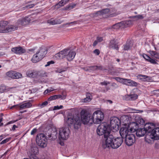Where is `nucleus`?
<instances>
[{
	"label": "nucleus",
	"instance_id": "obj_1",
	"mask_svg": "<svg viewBox=\"0 0 159 159\" xmlns=\"http://www.w3.org/2000/svg\"><path fill=\"white\" fill-rule=\"evenodd\" d=\"M81 119L79 116H68L66 123L69 126H74V128L78 129L80 126L82 122L84 124H92L93 122L92 115L86 110H83L80 112Z\"/></svg>",
	"mask_w": 159,
	"mask_h": 159
},
{
	"label": "nucleus",
	"instance_id": "obj_2",
	"mask_svg": "<svg viewBox=\"0 0 159 159\" xmlns=\"http://www.w3.org/2000/svg\"><path fill=\"white\" fill-rule=\"evenodd\" d=\"M105 135L104 138V142L102 143L103 148L104 149L108 148L116 149L119 148L123 142V139L121 138H115L111 134L109 136Z\"/></svg>",
	"mask_w": 159,
	"mask_h": 159
},
{
	"label": "nucleus",
	"instance_id": "obj_3",
	"mask_svg": "<svg viewBox=\"0 0 159 159\" xmlns=\"http://www.w3.org/2000/svg\"><path fill=\"white\" fill-rule=\"evenodd\" d=\"M76 55L75 52L70 50L69 49H65L55 55V57L57 59H63L66 57L69 61L73 59Z\"/></svg>",
	"mask_w": 159,
	"mask_h": 159
},
{
	"label": "nucleus",
	"instance_id": "obj_4",
	"mask_svg": "<svg viewBox=\"0 0 159 159\" xmlns=\"http://www.w3.org/2000/svg\"><path fill=\"white\" fill-rule=\"evenodd\" d=\"M151 130L149 131V133L145 135V140L146 142L150 143V139L154 140L159 139V127L153 128V126L150 123V127Z\"/></svg>",
	"mask_w": 159,
	"mask_h": 159
},
{
	"label": "nucleus",
	"instance_id": "obj_5",
	"mask_svg": "<svg viewBox=\"0 0 159 159\" xmlns=\"http://www.w3.org/2000/svg\"><path fill=\"white\" fill-rule=\"evenodd\" d=\"M110 131V127L107 124L102 123L98 126L96 130L97 134L99 136L103 135L102 137V143L104 141V138L105 135H107V136H109V135L111 134Z\"/></svg>",
	"mask_w": 159,
	"mask_h": 159
},
{
	"label": "nucleus",
	"instance_id": "obj_6",
	"mask_svg": "<svg viewBox=\"0 0 159 159\" xmlns=\"http://www.w3.org/2000/svg\"><path fill=\"white\" fill-rule=\"evenodd\" d=\"M48 139L43 134L37 135L36 140L38 145L41 147L44 148L46 146Z\"/></svg>",
	"mask_w": 159,
	"mask_h": 159
},
{
	"label": "nucleus",
	"instance_id": "obj_7",
	"mask_svg": "<svg viewBox=\"0 0 159 159\" xmlns=\"http://www.w3.org/2000/svg\"><path fill=\"white\" fill-rule=\"evenodd\" d=\"M59 137L63 140L67 139L69 137L70 131L69 128L66 127H62L59 129Z\"/></svg>",
	"mask_w": 159,
	"mask_h": 159
},
{
	"label": "nucleus",
	"instance_id": "obj_8",
	"mask_svg": "<svg viewBox=\"0 0 159 159\" xmlns=\"http://www.w3.org/2000/svg\"><path fill=\"white\" fill-rule=\"evenodd\" d=\"M92 116L93 123L96 124L101 123L104 118L103 113L99 110L95 111L92 115Z\"/></svg>",
	"mask_w": 159,
	"mask_h": 159
},
{
	"label": "nucleus",
	"instance_id": "obj_9",
	"mask_svg": "<svg viewBox=\"0 0 159 159\" xmlns=\"http://www.w3.org/2000/svg\"><path fill=\"white\" fill-rule=\"evenodd\" d=\"M150 123L146 124L143 128L138 129L136 131L137 136L140 137L143 136L145 134L146 135L149 133V131L151 130V129L149 128L150 127Z\"/></svg>",
	"mask_w": 159,
	"mask_h": 159
},
{
	"label": "nucleus",
	"instance_id": "obj_10",
	"mask_svg": "<svg viewBox=\"0 0 159 159\" xmlns=\"http://www.w3.org/2000/svg\"><path fill=\"white\" fill-rule=\"evenodd\" d=\"M120 134L122 139L128 136L131 133L130 132L127 124L125 123L121 127L120 130Z\"/></svg>",
	"mask_w": 159,
	"mask_h": 159
},
{
	"label": "nucleus",
	"instance_id": "obj_11",
	"mask_svg": "<svg viewBox=\"0 0 159 159\" xmlns=\"http://www.w3.org/2000/svg\"><path fill=\"white\" fill-rule=\"evenodd\" d=\"M11 50L14 53L18 55H22L26 52V49L20 46L12 48Z\"/></svg>",
	"mask_w": 159,
	"mask_h": 159
},
{
	"label": "nucleus",
	"instance_id": "obj_12",
	"mask_svg": "<svg viewBox=\"0 0 159 159\" xmlns=\"http://www.w3.org/2000/svg\"><path fill=\"white\" fill-rule=\"evenodd\" d=\"M125 143L128 146H131L135 142V136L133 134L130 133L124 138Z\"/></svg>",
	"mask_w": 159,
	"mask_h": 159
},
{
	"label": "nucleus",
	"instance_id": "obj_13",
	"mask_svg": "<svg viewBox=\"0 0 159 159\" xmlns=\"http://www.w3.org/2000/svg\"><path fill=\"white\" fill-rule=\"evenodd\" d=\"M30 20L29 17H25L19 19L16 23V25L20 26L28 24L30 22Z\"/></svg>",
	"mask_w": 159,
	"mask_h": 159
},
{
	"label": "nucleus",
	"instance_id": "obj_14",
	"mask_svg": "<svg viewBox=\"0 0 159 159\" xmlns=\"http://www.w3.org/2000/svg\"><path fill=\"white\" fill-rule=\"evenodd\" d=\"M119 120L116 118H113L111 119L110 125L111 129L117 130L119 128Z\"/></svg>",
	"mask_w": 159,
	"mask_h": 159
},
{
	"label": "nucleus",
	"instance_id": "obj_15",
	"mask_svg": "<svg viewBox=\"0 0 159 159\" xmlns=\"http://www.w3.org/2000/svg\"><path fill=\"white\" fill-rule=\"evenodd\" d=\"M7 76L12 79H17L22 77V74L13 71H10L7 72L6 73Z\"/></svg>",
	"mask_w": 159,
	"mask_h": 159
},
{
	"label": "nucleus",
	"instance_id": "obj_16",
	"mask_svg": "<svg viewBox=\"0 0 159 159\" xmlns=\"http://www.w3.org/2000/svg\"><path fill=\"white\" fill-rule=\"evenodd\" d=\"M47 48L43 47L40 48L36 52V53L39 56V57L42 59L45 57L47 53Z\"/></svg>",
	"mask_w": 159,
	"mask_h": 159
},
{
	"label": "nucleus",
	"instance_id": "obj_17",
	"mask_svg": "<svg viewBox=\"0 0 159 159\" xmlns=\"http://www.w3.org/2000/svg\"><path fill=\"white\" fill-rule=\"evenodd\" d=\"M121 83L129 86H136L138 85V83L130 79L123 78Z\"/></svg>",
	"mask_w": 159,
	"mask_h": 159
},
{
	"label": "nucleus",
	"instance_id": "obj_18",
	"mask_svg": "<svg viewBox=\"0 0 159 159\" xmlns=\"http://www.w3.org/2000/svg\"><path fill=\"white\" fill-rule=\"evenodd\" d=\"M128 127L130 131L132 133L135 132L138 129L139 127L138 124L137 122H132L129 124H127Z\"/></svg>",
	"mask_w": 159,
	"mask_h": 159
},
{
	"label": "nucleus",
	"instance_id": "obj_19",
	"mask_svg": "<svg viewBox=\"0 0 159 159\" xmlns=\"http://www.w3.org/2000/svg\"><path fill=\"white\" fill-rule=\"evenodd\" d=\"M38 152V149L36 147L31 148L30 150L29 151V153L30 154V158L31 159H38L35 155Z\"/></svg>",
	"mask_w": 159,
	"mask_h": 159
},
{
	"label": "nucleus",
	"instance_id": "obj_20",
	"mask_svg": "<svg viewBox=\"0 0 159 159\" xmlns=\"http://www.w3.org/2000/svg\"><path fill=\"white\" fill-rule=\"evenodd\" d=\"M108 47L110 49L117 50L119 49L118 44L114 39L111 40L110 41Z\"/></svg>",
	"mask_w": 159,
	"mask_h": 159
},
{
	"label": "nucleus",
	"instance_id": "obj_21",
	"mask_svg": "<svg viewBox=\"0 0 159 159\" xmlns=\"http://www.w3.org/2000/svg\"><path fill=\"white\" fill-rule=\"evenodd\" d=\"M8 24V22L7 21H0V33H5L6 27Z\"/></svg>",
	"mask_w": 159,
	"mask_h": 159
},
{
	"label": "nucleus",
	"instance_id": "obj_22",
	"mask_svg": "<svg viewBox=\"0 0 159 159\" xmlns=\"http://www.w3.org/2000/svg\"><path fill=\"white\" fill-rule=\"evenodd\" d=\"M57 130L54 129V130H53L51 134L48 135H47L46 134V137L49 140H54L57 138Z\"/></svg>",
	"mask_w": 159,
	"mask_h": 159
},
{
	"label": "nucleus",
	"instance_id": "obj_23",
	"mask_svg": "<svg viewBox=\"0 0 159 159\" xmlns=\"http://www.w3.org/2000/svg\"><path fill=\"white\" fill-rule=\"evenodd\" d=\"M138 95L136 94L127 95L125 96L124 99L126 100H134L137 99Z\"/></svg>",
	"mask_w": 159,
	"mask_h": 159
},
{
	"label": "nucleus",
	"instance_id": "obj_24",
	"mask_svg": "<svg viewBox=\"0 0 159 159\" xmlns=\"http://www.w3.org/2000/svg\"><path fill=\"white\" fill-rule=\"evenodd\" d=\"M17 28L18 27L16 25H8L7 26H6L5 33L14 31L17 30Z\"/></svg>",
	"mask_w": 159,
	"mask_h": 159
},
{
	"label": "nucleus",
	"instance_id": "obj_25",
	"mask_svg": "<svg viewBox=\"0 0 159 159\" xmlns=\"http://www.w3.org/2000/svg\"><path fill=\"white\" fill-rule=\"evenodd\" d=\"M122 28H126L131 25L132 24L131 20H126L121 22Z\"/></svg>",
	"mask_w": 159,
	"mask_h": 159
},
{
	"label": "nucleus",
	"instance_id": "obj_26",
	"mask_svg": "<svg viewBox=\"0 0 159 159\" xmlns=\"http://www.w3.org/2000/svg\"><path fill=\"white\" fill-rule=\"evenodd\" d=\"M26 74L29 77H36V70H29L27 71Z\"/></svg>",
	"mask_w": 159,
	"mask_h": 159
},
{
	"label": "nucleus",
	"instance_id": "obj_27",
	"mask_svg": "<svg viewBox=\"0 0 159 159\" xmlns=\"http://www.w3.org/2000/svg\"><path fill=\"white\" fill-rule=\"evenodd\" d=\"M47 22L50 25H54L55 24H60L62 23V21L60 19L54 20L52 19H51L50 20H48Z\"/></svg>",
	"mask_w": 159,
	"mask_h": 159
},
{
	"label": "nucleus",
	"instance_id": "obj_28",
	"mask_svg": "<svg viewBox=\"0 0 159 159\" xmlns=\"http://www.w3.org/2000/svg\"><path fill=\"white\" fill-rule=\"evenodd\" d=\"M86 97L83 99V102H89L91 101L92 97L91 95L89 93H87L86 94Z\"/></svg>",
	"mask_w": 159,
	"mask_h": 159
},
{
	"label": "nucleus",
	"instance_id": "obj_29",
	"mask_svg": "<svg viewBox=\"0 0 159 159\" xmlns=\"http://www.w3.org/2000/svg\"><path fill=\"white\" fill-rule=\"evenodd\" d=\"M137 77L138 79L144 81H148L150 80V77L145 75H139Z\"/></svg>",
	"mask_w": 159,
	"mask_h": 159
},
{
	"label": "nucleus",
	"instance_id": "obj_30",
	"mask_svg": "<svg viewBox=\"0 0 159 159\" xmlns=\"http://www.w3.org/2000/svg\"><path fill=\"white\" fill-rule=\"evenodd\" d=\"M41 59H42L39 57V56L38 54H37L36 53L33 55L32 58V61L33 63H36Z\"/></svg>",
	"mask_w": 159,
	"mask_h": 159
},
{
	"label": "nucleus",
	"instance_id": "obj_31",
	"mask_svg": "<svg viewBox=\"0 0 159 159\" xmlns=\"http://www.w3.org/2000/svg\"><path fill=\"white\" fill-rule=\"evenodd\" d=\"M149 52L152 56L156 59H159V53L156 51L151 50L149 51Z\"/></svg>",
	"mask_w": 159,
	"mask_h": 159
},
{
	"label": "nucleus",
	"instance_id": "obj_32",
	"mask_svg": "<svg viewBox=\"0 0 159 159\" xmlns=\"http://www.w3.org/2000/svg\"><path fill=\"white\" fill-rule=\"evenodd\" d=\"M124 50H129L131 47V45L130 41H127L125 44L124 45Z\"/></svg>",
	"mask_w": 159,
	"mask_h": 159
},
{
	"label": "nucleus",
	"instance_id": "obj_33",
	"mask_svg": "<svg viewBox=\"0 0 159 159\" xmlns=\"http://www.w3.org/2000/svg\"><path fill=\"white\" fill-rule=\"evenodd\" d=\"M15 108L16 109H25L24 105V104L21 105H15L12 106L10 108V109H12L13 108Z\"/></svg>",
	"mask_w": 159,
	"mask_h": 159
},
{
	"label": "nucleus",
	"instance_id": "obj_34",
	"mask_svg": "<svg viewBox=\"0 0 159 159\" xmlns=\"http://www.w3.org/2000/svg\"><path fill=\"white\" fill-rule=\"evenodd\" d=\"M109 11V10L108 9H106L102 10L99 11L97 12V14L98 15H103L104 14H105L107 13Z\"/></svg>",
	"mask_w": 159,
	"mask_h": 159
},
{
	"label": "nucleus",
	"instance_id": "obj_35",
	"mask_svg": "<svg viewBox=\"0 0 159 159\" xmlns=\"http://www.w3.org/2000/svg\"><path fill=\"white\" fill-rule=\"evenodd\" d=\"M137 120V123L139 125H143L145 123V121L143 119L140 117H138L136 119Z\"/></svg>",
	"mask_w": 159,
	"mask_h": 159
},
{
	"label": "nucleus",
	"instance_id": "obj_36",
	"mask_svg": "<svg viewBox=\"0 0 159 159\" xmlns=\"http://www.w3.org/2000/svg\"><path fill=\"white\" fill-rule=\"evenodd\" d=\"M45 75V72L44 71H36V77L44 76Z\"/></svg>",
	"mask_w": 159,
	"mask_h": 159
},
{
	"label": "nucleus",
	"instance_id": "obj_37",
	"mask_svg": "<svg viewBox=\"0 0 159 159\" xmlns=\"http://www.w3.org/2000/svg\"><path fill=\"white\" fill-rule=\"evenodd\" d=\"M120 27H122L121 22L118 23L112 26V28L115 29H118Z\"/></svg>",
	"mask_w": 159,
	"mask_h": 159
},
{
	"label": "nucleus",
	"instance_id": "obj_38",
	"mask_svg": "<svg viewBox=\"0 0 159 159\" xmlns=\"http://www.w3.org/2000/svg\"><path fill=\"white\" fill-rule=\"evenodd\" d=\"M133 18H136V20H138L139 19H142L144 18V17L142 15H138L134 16H133Z\"/></svg>",
	"mask_w": 159,
	"mask_h": 159
},
{
	"label": "nucleus",
	"instance_id": "obj_39",
	"mask_svg": "<svg viewBox=\"0 0 159 159\" xmlns=\"http://www.w3.org/2000/svg\"><path fill=\"white\" fill-rule=\"evenodd\" d=\"M23 104L24 105L25 108H30L32 106L31 103H30V102H28Z\"/></svg>",
	"mask_w": 159,
	"mask_h": 159
},
{
	"label": "nucleus",
	"instance_id": "obj_40",
	"mask_svg": "<svg viewBox=\"0 0 159 159\" xmlns=\"http://www.w3.org/2000/svg\"><path fill=\"white\" fill-rule=\"evenodd\" d=\"M57 97V99L61 98V99L64 100L66 98V96L64 95H56Z\"/></svg>",
	"mask_w": 159,
	"mask_h": 159
},
{
	"label": "nucleus",
	"instance_id": "obj_41",
	"mask_svg": "<svg viewBox=\"0 0 159 159\" xmlns=\"http://www.w3.org/2000/svg\"><path fill=\"white\" fill-rule=\"evenodd\" d=\"M68 10H70L74 8L75 6V4L73 3H71L67 5Z\"/></svg>",
	"mask_w": 159,
	"mask_h": 159
},
{
	"label": "nucleus",
	"instance_id": "obj_42",
	"mask_svg": "<svg viewBox=\"0 0 159 159\" xmlns=\"http://www.w3.org/2000/svg\"><path fill=\"white\" fill-rule=\"evenodd\" d=\"M148 61L153 64H157L155 60L151 58H150Z\"/></svg>",
	"mask_w": 159,
	"mask_h": 159
},
{
	"label": "nucleus",
	"instance_id": "obj_43",
	"mask_svg": "<svg viewBox=\"0 0 159 159\" xmlns=\"http://www.w3.org/2000/svg\"><path fill=\"white\" fill-rule=\"evenodd\" d=\"M10 139H11L10 138H7L6 139L2 140L0 143V144H2L5 143H6L8 141H9L10 140Z\"/></svg>",
	"mask_w": 159,
	"mask_h": 159
},
{
	"label": "nucleus",
	"instance_id": "obj_44",
	"mask_svg": "<svg viewBox=\"0 0 159 159\" xmlns=\"http://www.w3.org/2000/svg\"><path fill=\"white\" fill-rule=\"evenodd\" d=\"M63 108V107L62 105H60V106H54L53 109V110H59L60 109H62Z\"/></svg>",
	"mask_w": 159,
	"mask_h": 159
},
{
	"label": "nucleus",
	"instance_id": "obj_45",
	"mask_svg": "<svg viewBox=\"0 0 159 159\" xmlns=\"http://www.w3.org/2000/svg\"><path fill=\"white\" fill-rule=\"evenodd\" d=\"M57 99V97L56 95H53L50 97L48 99V101H52V100Z\"/></svg>",
	"mask_w": 159,
	"mask_h": 159
},
{
	"label": "nucleus",
	"instance_id": "obj_46",
	"mask_svg": "<svg viewBox=\"0 0 159 159\" xmlns=\"http://www.w3.org/2000/svg\"><path fill=\"white\" fill-rule=\"evenodd\" d=\"M110 84V82L107 81H104L100 83V84L102 85H105L106 86L108 84Z\"/></svg>",
	"mask_w": 159,
	"mask_h": 159
},
{
	"label": "nucleus",
	"instance_id": "obj_47",
	"mask_svg": "<svg viewBox=\"0 0 159 159\" xmlns=\"http://www.w3.org/2000/svg\"><path fill=\"white\" fill-rule=\"evenodd\" d=\"M88 67L89 68V70H96V66H88Z\"/></svg>",
	"mask_w": 159,
	"mask_h": 159
},
{
	"label": "nucleus",
	"instance_id": "obj_48",
	"mask_svg": "<svg viewBox=\"0 0 159 159\" xmlns=\"http://www.w3.org/2000/svg\"><path fill=\"white\" fill-rule=\"evenodd\" d=\"M6 90V88L3 86H0V93H2Z\"/></svg>",
	"mask_w": 159,
	"mask_h": 159
},
{
	"label": "nucleus",
	"instance_id": "obj_49",
	"mask_svg": "<svg viewBox=\"0 0 159 159\" xmlns=\"http://www.w3.org/2000/svg\"><path fill=\"white\" fill-rule=\"evenodd\" d=\"M143 57L146 61H148L150 58L149 56L146 54H143Z\"/></svg>",
	"mask_w": 159,
	"mask_h": 159
},
{
	"label": "nucleus",
	"instance_id": "obj_50",
	"mask_svg": "<svg viewBox=\"0 0 159 159\" xmlns=\"http://www.w3.org/2000/svg\"><path fill=\"white\" fill-rule=\"evenodd\" d=\"M93 53L97 55H98L100 53V51L98 49H96L93 51Z\"/></svg>",
	"mask_w": 159,
	"mask_h": 159
},
{
	"label": "nucleus",
	"instance_id": "obj_51",
	"mask_svg": "<svg viewBox=\"0 0 159 159\" xmlns=\"http://www.w3.org/2000/svg\"><path fill=\"white\" fill-rule=\"evenodd\" d=\"M54 6L55 8L57 9L61 7H62L61 6V5L59 4V2L56 4Z\"/></svg>",
	"mask_w": 159,
	"mask_h": 159
},
{
	"label": "nucleus",
	"instance_id": "obj_52",
	"mask_svg": "<svg viewBox=\"0 0 159 159\" xmlns=\"http://www.w3.org/2000/svg\"><path fill=\"white\" fill-rule=\"evenodd\" d=\"M53 90H52L51 89L49 90L48 89H47L44 92V94L46 95L48 93L51 92Z\"/></svg>",
	"mask_w": 159,
	"mask_h": 159
},
{
	"label": "nucleus",
	"instance_id": "obj_53",
	"mask_svg": "<svg viewBox=\"0 0 159 159\" xmlns=\"http://www.w3.org/2000/svg\"><path fill=\"white\" fill-rule=\"evenodd\" d=\"M54 63V61H48L47 63V64L45 65V66L47 67L50 64H53Z\"/></svg>",
	"mask_w": 159,
	"mask_h": 159
},
{
	"label": "nucleus",
	"instance_id": "obj_54",
	"mask_svg": "<svg viewBox=\"0 0 159 159\" xmlns=\"http://www.w3.org/2000/svg\"><path fill=\"white\" fill-rule=\"evenodd\" d=\"M96 70H102V66H96Z\"/></svg>",
	"mask_w": 159,
	"mask_h": 159
},
{
	"label": "nucleus",
	"instance_id": "obj_55",
	"mask_svg": "<svg viewBox=\"0 0 159 159\" xmlns=\"http://www.w3.org/2000/svg\"><path fill=\"white\" fill-rule=\"evenodd\" d=\"M59 2V4L61 5V6L62 7L64 6L66 4L62 0H61Z\"/></svg>",
	"mask_w": 159,
	"mask_h": 159
},
{
	"label": "nucleus",
	"instance_id": "obj_56",
	"mask_svg": "<svg viewBox=\"0 0 159 159\" xmlns=\"http://www.w3.org/2000/svg\"><path fill=\"white\" fill-rule=\"evenodd\" d=\"M59 2V4L61 5V6L62 7L64 6L66 4L62 0H61Z\"/></svg>",
	"mask_w": 159,
	"mask_h": 159
},
{
	"label": "nucleus",
	"instance_id": "obj_57",
	"mask_svg": "<svg viewBox=\"0 0 159 159\" xmlns=\"http://www.w3.org/2000/svg\"><path fill=\"white\" fill-rule=\"evenodd\" d=\"M48 104V102L47 101H45L44 102H43L41 104V106H43V107L46 106Z\"/></svg>",
	"mask_w": 159,
	"mask_h": 159
},
{
	"label": "nucleus",
	"instance_id": "obj_58",
	"mask_svg": "<svg viewBox=\"0 0 159 159\" xmlns=\"http://www.w3.org/2000/svg\"><path fill=\"white\" fill-rule=\"evenodd\" d=\"M98 42L102 41L103 40L102 38L101 37H98L96 39Z\"/></svg>",
	"mask_w": 159,
	"mask_h": 159
},
{
	"label": "nucleus",
	"instance_id": "obj_59",
	"mask_svg": "<svg viewBox=\"0 0 159 159\" xmlns=\"http://www.w3.org/2000/svg\"><path fill=\"white\" fill-rule=\"evenodd\" d=\"M122 78H120V77H116L115 78V79L117 81H119V82H120L121 83V82H122Z\"/></svg>",
	"mask_w": 159,
	"mask_h": 159
},
{
	"label": "nucleus",
	"instance_id": "obj_60",
	"mask_svg": "<svg viewBox=\"0 0 159 159\" xmlns=\"http://www.w3.org/2000/svg\"><path fill=\"white\" fill-rule=\"evenodd\" d=\"M37 131V129H33L31 132V135L34 134Z\"/></svg>",
	"mask_w": 159,
	"mask_h": 159
},
{
	"label": "nucleus",
	"instance_id": "obj_61",
	"mask_svg": "<svg viewBox=\"0 0 159 159\" xmlns=\"http://www.w3.org/2000/svg\"><path fill=\"white\" fill-rule=\"evenodd\" d=\"M34 6V4H32L29 5L27 6H26V7L28 8H30L33 7Z\"/></svg>",
	"mask_w": 159,
	"mask_h": 159
},
{
	"label": "nucleus",
	"instance_id": "obj_62",
	"mask_svg": "<svg viewBox=\"0 0 159 159\" xmlns=\"http://www.w3.org/2000/svg\"><path fill=\"white\" fill-rule=\"evenodd\" d=\"M82 69L86 71H88L89 70V67H88V66H87L86 67L82 68Z\"/></svg>",
	"mask_w": 159,
	"mask_h": 159
},
{
	"label": "nucleus",
	"instance_id": "obj_63",
	"mask_svg": "<svg viewBox=\"0 0 159 159\" xmlns=\"http://www.w3.org/2000/svg\"><path fill=\"white\" fill-rule=\"evenodd\" d=\"M17 127V126H16V125H14L12 128V130L13 131H14L15 129V128Z\"/></svg>",
	"mask_w": 159,
	"mask_h": 159
},
{
	"label": "nucleus",
	"instance_id": "obj_64",
	"mask_svg": "<svg viewBox=\"0 0 159 159\" xmlns=\"http://www.w3.org/2000/svg\"><path fill=\"white\" fill-rule=\"evenodd\" d=\"M98 42L97 41V40H96L93 43V46H95L98 43Z\"/></svg>",
	"mask_w": 159,
	"mask_h": 159
}]
</instances>
